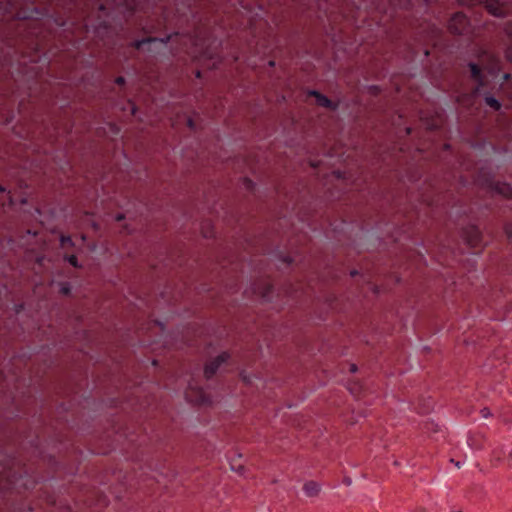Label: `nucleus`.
Instances as JSON below:
<instances>
[{"label": "nucleus", "instance_id": "obj_1", "mask_svg": "<svg viewBox=\"0 0 512 512\" xmlns=\"http://www.w3.org/2000/svg\"><path fill=\"white\" fill-rule=\"evenodd\" d=\"M461 239L471 249L482 248V234L474 225H469L462 229Z\"/></svg>", "mask_w": 512, "mask_h": 512}, {"label": "nucleus", "instance_id": "obj_2", "mask_svg": "<svg viewBox=\"0 0 512 512\" xmlns=\"http://www.w3.org/2000/svg\"><path fill=\"white\" fill-rule=\"evenodd\" d=\"M187 401L198 407H207L212 405V399L201 388L189 386L185 392Z\"/></svg>", "mask_w": 512, "mask_h": 512}, {"label": "nucleus", "instance_id": "obj_3", "mask_svg": "<svg viewBox=\"0 0 512 512\" xmlns=\"http://www.w3.org/2000/svg\"><path fill=\"white\" fill-rule=\"evenodd\" d=\"M229 359V354L224 352L220 354L216 359L206 364L204 373L207 378L212 377L218 367Z\"/></svg>", "mask_w": 512, "mask_h": 512}, {"label": "nucleus", "instance_id": "obj_4", "mask_svg": "<svg viewBox=\"0 0 512 512\" xmlns=\"http://www.w3.org/2000/svg\"><path fill=\"white\" fill-rule=\"evenodd\" d=\"M487 11L494 16H503L507 12L505 4L498 0H487L485 4Z\"/></svg>", "mask_w": 512, "mask_h": 512}, {"label": "nucleus", "instance_id": "obj_5", "mask_svg": "<svg viewBox=\"0 0 512 512\" xmlns=\"http://www.w3.org/2000/svg\"><path fill=\"white\" fill-rule=\"evenodd\" d=\"M467 25V19L463 14H456L450 21L449 28L453 33H462Z\"/></svg>", "mask_w": 512, "mask_h": 512}, {"label": "nucleus", "instance_id": "obj_6", "mask_svg": "<svg viewBox=\"0 0 512 512\" xmlns=\"http://www.w3.org/2000/svg\"><path fill=\"white\" fill-rule=\"evenodd\" d=\"M303 489L307 496L315 497L320 492V485L314 481H309L304 484Z\"/></svg>", "mask_w": 512, "mask_h": 512}, {"label": "nucleus", "instance_id": "obj_7", "mask_svg": "<svg viewBox=\"0 0 512 512\" xmlns=\"http://www.w3.org/2000/svg\"><path fill=\"white\" fill-rule=\"evenodd\" d=\"M254 292L261 297H265L270 292V284L266 280L261 281L255 284Z\"/></svg>", "mask_w": 512, "mask_h": 512}, {"label": "nucleus", "instance_id": "obj_8", "mask_svg": "<svg viewBox=\"0 0 512 512\" xmlns=\"http://www.w3.org/2000/svg\"><path fill=\"white\" fill-rule=\"evenodd\" d=\"M495 191L498 194L504 196L505 198H512V187L509 184H497L495 187Z\"/></svg>", "mask_w": 512, "mask_h": 512}, {"label": "nucleus", "instance_id": "obj_9", "mask_svg": "<svg viewBox=\"0 0 512 512\" xmlns=\"http://www.w3.org/2000/svg\"><path fill=\"white\" fill-rule=\"evenodd\" d=\"M311 95H313L316 98V102L318 105L327 107V108H334L331 101L327 97L322 96L317 92H312Z\"/></svg>", "mask_w": 512, "mask_h": 512}, {"label": "nucleus", "instance_id": "obj_10", "mask_svg": "<svg viewBox=\"0 0 512 512\" xmlns=\"http://www.w3.org/2000/svg\"><path fill=\"white\" fill-rule=\"evenodd\" d=\"M486 103L495 110H498L500 108V103L493 98H486Z\"/></svg>", "mask_w": 512, "mask_h": 512}, {"label": "nucleus", "instance_id": "obj_11", "mask_svg": "<svg viewBox=\"0 0 512 512\" xmlns=\"http://www.w3.org/2000/svg\"><path fill=\"white\" fill-rule=\"evenodd\" d=\"M471 72H472L473 77H474L476 80H479V79H480V69L478 68V66H477V65H475V64H471Z\"/></svg>", "mask_w": 512, "mask_h": 512}, {"label": "nucleus", "instance_id": "obj_12", "mask_svg": "<svg viewBox=\"0 0 512 512\" xmlns=\"http://www.w3.org/2000/svg\"><path fill=\"white\" fill-rule=\"evenodd\" d=\"M68 262L74 266V267H78V261H77V257L75 255H71L69 256L68 258Z\"/></svg>", "mask_w": 512, "mask_h": 512}, {"label": "nucleus", "instance_id": "obj_13", "mask_svg": "<svg viewBox=\"0 0 512 512\" xmlns=\"http://www.w3.org/2000/svg\"><path fill=\"white\" fill-rule=\"evenodd\" d=\"M71 243H72V241H71L70 237H65V236L61 237L62 246H66L67 244H71Z\"/></svg>", "mask_w": 512, "mask_h": 512}, {"label": "nucleus", "instance_id": "obj_14", "mask_svg": "<svg viewBox=\"0 0 512 512\" xmlns=\"http://www.w3.org/2000/svg\"><path fill=\"white\" fill-rule=\"evenodd\" d=\"M116 83L121 85V84H123V83H124V79H123L122 77H118V78L116 79Z\"/></svg>", "mask_w": 512, "mask_h": 512}, {"label": "nucleus", "instance_id": "obj_15", "mask_svg": "<svg viewBox=\"0 0 512 512\" xmlns=\"http://www.w3.org/2000/svg\"><path fill=\"white\" fill-rule=\"evenodd\" d=\"M63 293L67 294V293H68V289H67V288H64V289H63Z\"/></svg>", "mask_w": 512, "mask_h": 512}, {"label": "nucleus", "instance_id": "obj_16", "mask_svg": "<svg viewBox=\"0 0 512 512\" xmlns=\"http://www.w3.org/2000/svg\"><path fill=\"white\" fill-rule=\"evenodd\" d=\"M351 370H352V371H355V370H356V366H355V365H352Z\"/></svg>", "mask_w": 512, "mask_h": 512}, {"label": "nucleus", "instance_id": "obj_17", "mask_svg": "<svg viewBox=\"0 0 512 512\" xmlns=\"http://www.w3.org/2000/svg\"><path fill=\"white\" fill-rule=\"evenodd\" d=\"M122 218H123V216H118L117 220H121Z\"/></svg>", "mask_w": 512, "mask_h": 512}]
</instances>
